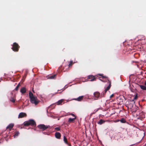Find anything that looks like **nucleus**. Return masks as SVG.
Listing matches in <instances>:
<instances>
[{"mask_svg": "<svg viewBox=\"0 0 146 146\" xmlns=\"http://www.w3.org/2000/svg\"><path fill=\"white\" fill-rule=\"evenodd\" d=\"M29 95L31 102L34 104L35 105H37L40 101L38 100L37 97L34 96L31 92H29Z\"/></svg>", "mask_w": 146, "mask_h": 146, "instance_id": "f257e3e1", "label": "nucleus"}, {"mask_svg": "<svg viewBox=\"0 0 146 146\" xmlns=\"http://www.w3.org/2000/svg\"><path fill=\"white\" fill-rule=\"evenodd\" d=\"M23 124L24 126L31 125L32 126H35L36 125L35 122L33 119H30L28 121H25Z\"/></svg>", "mask_w": 146, "mask_h": 146, "instance_id": "f03ea898", "label": "nucleus"}, {"mask_svg": "<svg viewBox=\"0 0 146 146\" xmlns=\"http://www.w3.org/2000/svg\"><path fill=\"white\" fill-rule=\"evenodd\" d=\"M20 46L16 42H14L13 45V47L12 48V50L14 52H18Z\"/></svg>", "mask_w": 146, "mask_h": 146, "instance_id": "7ed1b4c3", "label": "nucleus"}, {"mask_svg": "<svg viewBox=\"0 0 146 146\" xmlns=\"http://www.w3.org/2000/svg\"><path fill=\"white\" fill-rule=\"evenodd\" d=\"M37 127L42 131H44L50 127V126L49 125H45L44 124H40L38 125Z\"/></svg>", "mask_w": 146, "mask_h": 146, "instance_id": "20e7f679", "label": "nucleus"}, {"mask_svg": "<svg viewBox=\"0 0 146 146\" xmlns=\"http://www.w3.org/2000/svg\"><path fill=\"white\" fill-rule=\"evenodd\" d=\"M87 79H90V81H95L96 80V78L95 77V76L92 75L88 76L87 77Z\"/></svg>", "mask_w": 146, "mask_h": 146, "instance_id": "39448f33", "label": "nucleus"}, {"mask_svg": "<svg viewBox=\"0 0 146 146\" xmlns=\"http://www.w3.org/2000/svg\"><path fill=\"white\" fill-rule=\"evenodd\" d=\"M26 116L27 114L26 113L23 112H21L19 114L18 118H22L24 117H26Z\"/></svg>", "mask_w": 146, "mask_h": 146, "instance_id": "423d86ee", "label": "nucleus"}, {"mask_svg": "<svg viewBox=\"0 0 146 146\" xmlns=\"http://www.w3.org/2000/svg\"><path fill=\"white\" fill-rule=\"evenodd\" d=\"M134 105L133 104H129L128 105V107L130 108V109H131V111L133 112H135L136 111V109H134L133 108L134 107Z\"/></svg>", "mask_w": 146, "mask_h": 146, "instance_id": "0eeeda50", "label": "nucleus"}, {"mask_svg": "<svg viewBox=\"0 0 146 146\" xmlns=\"http://www.w3.org/2000/svg\"><path fill=\"white\" fill-rule=\"evenodd\" d=\"M56 74H54L52 75H50L48 76V78L49 79H54L56 76Z\"/></svg>", "mask_w": 146, "mask_h": 146, "instance_id": "6e6552de", "label": "nucleus"}, {"mask_svg": "<svg viewBox=\"0 0 146 146\" xmlns=\"http://www.w3.org/2000/svg\"><path fill=\"white\" fill-rule=\"evenodd\" d=\"M107 80H108L109 82V84L108 86L105 89V92H107V91L109 90L110 89V88L111 86V82L108 79H107Z\"/></svg>", "mask_w": 146, "mask_h": 146, "instance_id": "1a4fd4ad", "label": "nucleus"}, {"mask_svg": "<svg viewBox=\"0 0 146 146\" xmlns=\"http://www.w3.org/2000/svg\"><path fill=\"white\" fill-rule=\"evenodd\" d=\"M55 136L56 138L59 139L60 138L61 135L60 133L57 132L55 133Z\"/></svg>", "mask_w": 146, "mask_h": 146, "instance_id": "9d476101", "label": "nucleus"}, {"mask_svg": "<svg viewBox=\"0 0 146 146\" xmlns=\"http://www.w3.org/2000/svg\"><path fill=\"white\" fill-rule=\"evenodd\" d=\"M84 97V96H80L77 98L75 99L74 100L78 101H81L83 99Z\"/></svg>", "mask_w": 146, "mask_h": 146, "instance_id": "9b49d317", "label": "nucleus"}, {"mask_svg": "<svg viewBox=\"0 0 146 146\" xmlns=\"http://www.w3.org/2000/svg\"><path fill=\"white\" fill-rule=\"evenodd\" d=\"M14 125L13 124L11 123L7 127V129H9V130H10L13 127Z\"/></svg>", "mask_w": 146, "mask_h": 146, "instance_id": "f8f14e48", "label": "nucleus"}, {"mask_svg": "<svg viewBox=\"0 0 146 146\" xmlns=\"http://www.w3.org/2000/svg\"><path fill=\"white\" fill-rule=\"evenodd\" d=\"M64 141L65 143L67 144L69 146H71V145L68 143L67 138L65 136L64 137Z\"/></svg>", "mask_w": 146, "mask_h": 146, "instance_id": "ddd939ff", "label": "nucleus"}, {"mask_svg": "<svg viewBox=\"0 0 146 146\" xmlns=\"http://www.w3.org/2000/svg\"><path fill=\"white\" fill-rule=\"evenodd\" d=\"M22 94L25 93L26 92V88L25 87H22L20 90Z\"/></svg>", "mask_w": 146, "mask_h": 146, "instance_id": "4468645a", "label": "nucleus"}, {"mask_svg": "<svg viewBox=\"0 0 146 146\" xmlns=\"http://www.w3.org/2000/svg\"><path fill=\"white\" fill-rule=\"evenodd\" d=\"M64 100L63 99H61L59 100L57 103V105H61L62 103L64 101Z\"/></svg>", "mask_w": 146, "mask_h": 146, "instance_id": "2eb2a0df", "label": "nucleus"}, {"mask_svg": "<svg viewBox=\"0 0 146 146\" xmlns=\"http://www.w3.org/2000/svg\"><path fill=\"white\" fill-rule=\"evenodd\" d=\"M94 95L96 98H98L100 96V93L98 92H96L94 93Z\"/></svg>", "mask_w": 146, "mask_h": 146, "instance_id": "dca6fc26", "label": "nucleus"}, {"mask_svg": "<svg viewBox=\"0 0 146 146\" xmlns=\"http://www.w3.org/2000/svg\"><path fill=\"white\" fill-rule=\"evenodd\" d=\"M76 117H75L74 118H69L68 120V122L69 123L73 122L76 119Z\"/></svg>", "mask_w": 146, "mask_h": 146, "instance_id": "f3484780", "label": "nucleus"}, {"mask_svg": "<svg viewBox=\"0 0 146 146\" xmlns=\"http://www.w3.org/2000/svg\"><path fill=\"white\" fill-rule=\"evenodd\" d=\"M120 121L121 123H125L126 122L125 119L124 118H122L120 120Z\"/></svg>", "mask_w": 146, "mask_h": 146, "instance_id": "a211bd4d", "label": "nucleus"}, {"mask_svg": "<svg viewBox=\"0 0 146 146\" xmlns=\"http://www.w3.org/2000/svg\"><path fill=\"white\" fill-rule=\"evenodd\" d=\"M105 122V121L101 119L98 122V123L100 125H101L102 124L104 123Z\"/></svg>", "mask_w": 146, "mask_h": 146, "instance_id": "6ab92c4d", "label": "nucleus"}, {"mask_svg": "<svg viewBox=\"0 0 146 146\" xmlns=\"http://www.w3.org/2000/svg\"><path fill=\"white\" fill-rule=\"evenodd\" d=\"M73 64V62L72 61H71L70 62V63L68 65V66H67V67L68 68V69L70 67V66H72Z\"/></svg>", "mask_w": 146, "mask_h": 146, "instance_id": "aec40b11", "label": "nucleus"}, {"mask_svg": "<svg viewBox=\"0 0 146 146\" xmlns=\"http://www.w3.org/2000/svg\"><path fill=\"white\" fill-rule=\"evenodd\" d=\"M139 116L141 117L142 118H143L145 117L143 113V112L140 113L139 114Z\"/></svg>", "mask_w": 146, "mask_h": 146, "instance_id": "412c9836", "label": "nucleus"}, {"mask_svg": "<svg viewBox=\"0 0 146 146\" xmlns=\"http://www.w3.org/2000/svg\"><path fill=\"white\" fill-rule=\"evenodd\" d=\"M140 88L143 90H146V86L143 85H140Z\"/></svg>", "mask_w": 146, "mask_h": 146, "instance_id": "4be33fe9", "label": "nucleus"}, {"mask_svg": "<svg viewBox=\"0 0 146 146\" xmlns=\"http://www.w3.org/2000/svg\"><path fill=\"white\" fill-rule=\"evenodd\" d=\"M20 86V83H19L18 84V85L17 86H16V88H15V90L16 91H17L18 90V89H19V87Z\"/></svg>", "mask_w": 146, "mask_h": 146, "instance_id": "5701e85b", "label": "nucleus"}, {"mask_svg": "<svg viewBox=\"0 0 146 146\" xmlns=\"http://www.w3.org/2000/svg\"><path fill=\"white\" fill-rule=\"evenodd\" d=\"M106 92H105V90H104V92H103L102 94L101 95L102 97H104V95H105Z\"/></svg>", "mask_w": 146, "mask_h": 146, "instance_id": "b1692460", "label": "nucleus"}, {"mask_svg": "<svg viewBox=\"0 0 146 146\" xmlns=\"http://www.w3.org/2000/svg\"><path fill=\"white\" fill-rule=\"evenodd\" d=\"M10 100L11 102H13V103H15V100L13 98H11V99H10Z\"/></svg>", "mask_w": 146, "mask_h": 146, "instance_id": "393cba45", "label": "nucleus"}, {"mask_svg": "<svg viewBox=\"0 0 146 146\" xmlns=\"http://www.w3.org/2000/svg\"><path fill=\"white\" fill-rule=\"evenodd\" d=\"M19 134V132L18 131H17L15 132L14 136H17Z\"/></svg>", "mask_w": 146, "mask_h": 146, "instance_id": "a878e982", "label": "nucleus"}, {"mask_svg": "<svg viewBox=\"0 0 146 146\" xmlns=\"http://www.w3.org/2000/svg\"><path fill=\"white\" fill-rule=\"evenodd\" d=\"M54 129L56 131H59L60 130V127H56Z\"/></svg>", "mask_w": 146, "mask_h": 146, "instance_id": "bb28decb", "label": "nucleus"}, {"mask_svg": "<svg viewBox=\"0 0 146 146\" xmlns=\"http://www.w3.org/2000/svg\"><path fill=\"white\" fill-rule=\"evenodd\" d=\"M138 108L137 106L135 105H134L133 109H136L137 110Z\"/></svg>", "mask_w": 146, "mask_h": 146, "instance_id": "cd10ccee", "label": "nucleus"}, {"mask_svg": "<svg viewBox=\"0 0 146 146\" xmlns=\"http://www.w3.org/2000/svg\"><path fill=\"white\" fill-rule=\"evenodd\" d=\"M100 76H101L102 77V78H107V77L105 76H104L102 74H100Z\"/></svg>", "mask_w": 146, "mask_h": 146, "instance_id": "c85d7f7f", "label": "nucleus"}, {"mask_svg": "<svg viewBox=\"0 0 146 146\" xmlns=\"http://www.w3.org/2000/svg\"><path fill=\"white\" fill-rule=\"evenodd\" d=\"M130 90H131V91L132 92H134L135 91L134 89L132 88H131Z\"/></svg>", "mask_w": 146, "mask_h": 146, "instance_id": "c756f323", "label": "nucleus"}, {"mask_svg": "<svg viewBox=\"0 0 146 146\" xmlns=\"http://www.w3.org/2000/svg\"><path fill=\"white\" fill-rule=\"evenodd\" d=\"M114 96V95H113V94H112V95H111L110 96V98H112L113 96Z\"/></svg>", "mask_w": 146, "mask_h": 146, "instance_id": "7c9ffc66", "label": "nucleus"}, {"mask_svg": "<svg viewBox=\"0 0 146 146\" xmlns=\"http://www.w3.org/2000/svg\"><path fill=\"white\" fill-rule=\"evenodd\" d=\"M70 115H72V116H74V117H76L75 116V115L73 113H71L70 114Z\"/></svg>", "mask_w": 146, "mask_h": 146, "instance_id": "2f4dec72", "label": "nucleus"}, {"mask_svg": "<svg viewBox=\"0 0 146 146\" xmlns=\"http://www.w3.org/2000/svg\"><path fill=\"white\" fill-rule=\"evenodd\" d=\"M137 95H136L135 96V97L134 98V99H137Z\"/></svg>", "mask_w": 146, "mask_h": 146, "instance_id": "473e14b6", "label": "nucleus"}, {"mask_svg": "<svg viewBox=\"0 0 146 146\" xmlns=\"http://www.w3.org/2000/svg\"><path fill=\"white\" fill-rule=\"evenodd\" d=\"M43 133L45 134V135H46V134H47V132H43Z\"/></svg>", "mask_w": 146, "mask_h": 146, "instance_id": "72a5a7b5", "label": "nucleus"}, {"mask_svg": "<svg viewBox=\"0 0 146 146\" xmlns=\"http://www.w3.org/2000/svg\"><path fill=\"white\" fill-rule=\"evenodd\" d=\"M120 121V120H116V122H119Z\"/></svg>", "mask_w": 146, "mask_h": 146, "instance_id": "f704fd0d", "label": "nucleus"}, {"mask_svg": "<svg viewBox=\"0 0 146 146\" xmlns=\"http://www.w3.org/2000/svg\"><path fill=\"white\" fill-rule=\"evenodd\" d=\"M66 66H65L64 67H63L64 69L65 68H66Z\"/></svg>", "mask_w": 146, "mask_h": 146, "instance_id": "c9c22d12", "label": "nucleus"}, {"mask_svg": "<svg viewBox=\"0 0 146 146\" xmlns=\"http://www.w3.org/2000/svg\"><path fill=\"white\" fill-rule=\"evenodd\" d=\"M145 85L146 86V81L145 82Z\"/></svg>", "mask_w": 146, "mask_h": 146, "instance_id": "e433bc0d", "label": "nucleus"}, {"mask_svg": "<svg viewBox=\"0 0 146 146\" xmlns=\"http://www.w3.org/2000/svg\"><path fill=\"white\" fill-rule=\"evenodd\" d=\"M64 90H64H62V92Z\"/></svg>", "mask_w": 146, "mask_h": 146, "instance_id": "4c0bfd02", "label": "nucleus"}, {"mask_svg": "<svg viewBox=\"0 0 146 146\" xmlns=\"http://www.w3.org/2000/svg\"><path fill=\"white\" fill-rule=\"evenodd\" d=\"M131 101H132V102L133 101V100H132Z\"/></svg>", "mask_w": 146, "mask_h": 146, "instance_id": "58836bf2", "label": "nucleus"}, {"mask_svg": "<svg viewBox=\"0 0 146 146\" xmlns=\"http://www.w3.org/2000/svg\"><path fill=\"white\" fill-rule=\"evenodd\" d=\"M33 92H34V90H33Z\"/></svg>", "mask_w": 146, "mask_h": 146, "instance_id": "ea45409f", "label": "nucleus"}, {"mask_svg": "<svg viewBox=\"0 0 146 146\" xmlns=\"http://www.w3.org/2000/svg\"><path fill=\"white\" fill-rule=\"evenodd\" d=\"M59 93H61V92H59Z\"/></svg>", "mask_w": 146, "mask_h": 146, "instance_id": "a19ab883", "label": "nucleus"}, {"mask_svg": "<svg viewBox=\"0 0 146 146\" xmlns=\"http://www.w3.org/2000/svg\"><path fill=\"white\" fill-rule=\"evenodd\" d=\"M66 70L65 71H66Z\"/></svg>", "mask_w": 146, "mask_h": 146, "instance_id": "79ce46f5", "label": "nucleus"}]
</instances>
